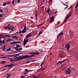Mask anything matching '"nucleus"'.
<instances>
[{
    "instance_id": "obj_1",
    "label": "nucleus",
    "mask_w": 78,
    "mask_h": 78,
    "mask_svg": "<svg viewBox=\"0 0 78 78\" xmlns=\"http://www.w3.org/2000/svg\"><path fill=\"white\" fill-rule=\"evenodd\" d=\"M30 55H31L29 56L28 55H23V56L21 58H19V59H26L27 58H30L31 57H34V56H36L34 55H39V52H36L33 53H29Z\"/></svg>"
},
{
    "instance_id": "obj_2",
    "label": "nucleus",
    "mask_w": 78,
    "mask_h": 78,
    "mask_svg": "<svg viewBox=\"0 0 78 78\" xmlns=\"http://www.w3.org/2000/svg\"><path fill=\"white\" fill-rule=\"evenodd\" d=\"M71 69H70L69 68H67V69L65 71V74L67 75V74H69V75H70V72H71Z\"/></svg>"
},
{
    "instance_id": "obj_3",
    "label": "nucleus",
    "mask_w": 78,
    "mask_h": 78,
    "mask_svg": "<svg viewBox=\"0 0 78 78\" xmlns=\"http://www.w3.org/2000/svg\"><path fill=\"white\" fill-rule=\"evenodd\" d=\"M62 35H64V33L62 32H61L60 33L57 35V38L58 39L61 36H62Z\"/></svg>"
},
{
    "instance_id": "obj_4",
    "label": "nucleus",
    "mask_w": 78,
    "mask_h": 78,
    "mask_svg": "<svg viewBox=\"0 0 78 78\" xmlns=\"http://www.w3.org/2000/svg\"><path fill=\"white\" fill-rule=\"evenodd\" d=\"M70 45L69 44H66L65 45V47L67 50H69L70 48Z\"/></svg>"
},
{
    "instance_id": "obj_5",
    "label": "nucleus",
    "mask_w": 78,
    "mask_h": 78,
    "mask_svg": "<svg viewBox=\"0 0 78 78\" xmlns=\"http://www.w3.org/2000/svg\"><path fill=\"white\" fill-rule=\"evenodd\" d=\"M71 16H72V14H71V12H70V14H69L66 17V20H68L69 18Z\"/></svg>"
},
{
    "instance_id": "obj_6",
    "label": "nucleus",
    "mask_w": 78,
    "mask_h": 78,
    "mask_svg": "<svg viewBox=\"0 0 78 78\" xmlns=\"http://www.w3.org/2000/svg\"><path fill=\"white\" fill-rule=\"evenodd\" d=\"M31 36H32V35H31V34H28L26 37L25 39H27V38H28V37H31Z\"/></svg>"
},
{
    "instance_id": "obj_7",
    "label": "nucleus",
    "mask_w": 78,
    "mask_h": 78,
    "mask_svg": "<svg viewBox=\"0 0 78 78\" xmlns=\"http://www.w3.org/2000/svg\"><path fill=\"white\" fill-rule=\"evenodd\" d=\"M14 66V65L11 64V65L5 66L4 67H11V66Z\"/></svg>"
},
{
    "instance_id": "obj_8",
    "label": "nucleus",
    "mask_w": 78,
    "mask_h": 78,
    "mask_svg": "<svg viewBox=\"0 0 78 78\" xmlns=\"http://www.w3.org/2000/svg\"><path fill=\"white\" fill-rule=\"evenodd\" d=\"M17 55H18V56L16 57V58H18V59H19V58H22V56H23V55H22V56H19V55H18V54H17Z\"/></svg>"
},
{
    "instance_id": "obj_9",
    "label": "nucleus",
    "mask_w": 78,
    "mask_h": 78,
    "mask_svg": "<svg viewBox=\"0 0 78 78\" xmlns=\"http://www.w3.org/2000/svg\"><path fill=\"white\" fill-rule=\"evenodd\" d=\"M13 39H18V37L16 36H13L12 37Z\"/></svg>"
},
{
    "instance_id": "obj_10",
    "label": "nucleus",
    "mask_w": 78,
    "mask_h": 78,
    "mask_svg": "<svg viewBox=\"0 0 78 78\" xmlns=\"http://www.w3.org/2000/svg\"><path fill=\"white\" fill-rule=\"evenodd\" d=\"M14 56V57H17L18 55H17V54L11 55V57H12V56Z\"/></svg>"
},
{
    "instance_id": "obj_11",
    "label": "nucleus",
    "mask_w": 78,
    "mask_h": 78,
    "mask_svg": "<svg viewBox=\"0 0 78 78\" xmlns=\"http://www.w3.org/2000/svg\"><path fill=\"white\" fill-rule=\"evenodd\" d=\"M53 18H54V16H53L52 17H51V19L49 21V22L50 23H51V22L52 21V19Z\"/></svg>"
},
{
    "instance_id": "obj_12",
    "label": "nucleus",
    "mask_w": 78,
    "mask_h": 78,
    "mask_svg": "<svg viewBox=\"0 0 78 78\" xmlns=\"http://www.w3.org/2000/svg\"><path fill=\"white\" fill-rule=\"evenodd\" d=\"M12 40V39H8L7 40H6L5 41V42H10V41Z\"/></svg>"
},
{
    "instance_id": "obj_13",
    "label": "nucleus",
    "mask_w": 78,
    "mask_h": 78,
    "mask_svg": "<svg viewBox=\"0 0 78 78\" xmlns=\"http://www.w3.org/2000/svg\"><path fill=\"white\" fill-rule=\"evenodd\" d=\"M59 56L61 58H64V56L63 55V54H62L60 55H59Z\"/></svg>"
},
{
    "instance_id": "obj_14",
    "label": "nucleus",
    "mask_w": 78,
    "mask_h": 78,
    "mask_svg": "<svg viewBox=\"0 0 78 78\" xmlns=\"http://www.w3.org/2000/svg\"><path fill=\"white\" fill-rule=\"evenodd\" d=\"M6 39H4L2 41V44H5L6 43L5 42V40Z\"/></svg>"
},
{
    "instance_id": "obj_15",
    "label": "nucleus",
    "mask_w": 78,
    "mask_h": 78,
    "mask_svg": "<svg viewBox=\"0 0 78 78\" xmlns=\"http://www.w3.org/2000/svg\"><path fill=\"white\" fill-rule=\"evenodd\" d=\"M24 42H28V39H27L26 40H24Z\"/></svg>"
},
{
    "instance_id": "obj_16",
    "label": "nucleus",
    "mask_w": 78,
    "mask_h": 78,
    "mask_svg": "<svg viewBox=\"0 0 78 78\" xmlns=\"http://www.w3.org/2000/svg\"><path fill=\"white\" fill-rule=\"evenodd\" d=\"M22 33H26L27 32V30H22Z\"/></svg>"
},
{
    "instance_id": "obj_17",
    "label": "nucleus",
    "mask_w": 78,
    "mask_h": 78,
    "mask_svg": "<svg viewBox=\"0 0 78 78\" xmlns=\"http://www.w3.org/2000/svg\"><path fill=\"white\" fill-rule=\"evenodd\" d=\"M13 48H15L16 50H19V48H15V47H13Z\"/></svg>"
},
{
    "instance_id": "obj_18",
    "label": "nucleus",
    "mask_w": 78,
    "mask_h": 78,
    "mask_svg": "<svg viewBox=\"0 0 78 78\" xmlns=\"http://www.w3.org/2000/svg\"><path fill=\"white\" fill-rule=\"evenodd\" d=\"M5 37H10L11 36H10L8 35H5Z\"/></svg>"
},
{
    "instance_id": "obj_19",
    "label": "nucleus",
    "mask_w": 78,
    "mask_h": 78,
    "mask_svg": "<svg viewBox=\"0 0 78 78\" xmlns=\"http://www.w3.org/2000/svg\"><path fill=\"white\" fill-rule=\"evenodd\" d=\"M10 3H11V2H10L7 1V3H6L7 5H10Z\"/></svg>"
},
{
    "instance_id": "obj_20",
    "label": "nucleus",
    "mask_w": 78,
    "mask_h": 78,
    "mask_svg": "<svg viewBox=\"0 0 78 78\" xmlns=\"http://www.w3.org/2000/svg\"><path fill=\"white\" fill-rule=\"evenodd\" d=\"M11 76V74H9V75L7 76L6 78H9V77H10Z\"/></svg>"
},
{
    "instance_id": "obj_21",
    "label": "nucleus",
    "mask_w": 78,
    "mask_h": 78,
    "mask_svg": "<svg viewBox=\"0 0 78 78\" xmlns=\"http://www.w3.org/2000/svg\"><path fill=\"white\" fill-rule=\"evenodd\" d=\"M11 48H8L7 50V51H11Z\"/></svg>"
},
{
    "instance_id": "obj_22",
    "label": "nucleus",
    "mask_w": 78,
    "mask_h": 78,
    "mask_svg": "<svg viewBox=\"0 0 78 78\" xmlns=\"http://www.w3.org/2000/svg\"><path fill=\"white\" fill-rule=\"evenodd\" d=\"M66 20H66V19L64 21V22L62 24V25H64V24L65 23H66Z\"/></svg>"
},
{
    "instance_id": "obj_23",
    "label": "nucleus",
    "mask_w": 78,
    "mask_h": 78,
    "mask_svg": "<svg viewBox=\"0 0 78 78\" xmlns=\"http://www.w3.org/2000/svg\"><path fill=\"white\" fill-rule=\"evenodd\" d=\"M12 28H13V29H14V27H9L8 28L9 30H10V29H12Z\"/></svg>"
},
{
    "instance_id": "obj_24",
    "label": "nucleus",
    "mask_w": 78,
    "mask_h": 78,
    "mask_svg": "<svg viewBox=\"0 0 78 78\" xmlns=\"http://www.w3.org/2000/svg\"><path fill=\"white\" fill-rule=\"evenodd\" d=\"M66 59H65V60H62V61H61V62L62 64V63H63V62H65V61H66Z\"/></svg>"
},
{
    "instance_id": "obj_25",
    "label": "nucleus",
    "mask_w": 78,
    "mask_h": 78,
    "mask_svg": "<svg viewBox=\"0 0 78 78\" xmlns=\"http://www.w3.org/2000/svg\"><path fill=\"white\" fill-rule=\"evenodd\" d=\"M6 46V45H5V46L4 45L3 46V50H5V47Z\"/></svg>"
},
{
    "instance_id": "obj_26",
    "label": "nucleus",
    "mask_w": 78,
    "mask_h": 78,
    "mask_svg": "<svg viewBox=\"0 0 78 78\" xmlns=\"http://www.w3.org/2000/svg\"><path fill=\"white\" fill-rule=\"evenodd\" d=\"M27 44V42L24 41L23 42V46H25V45Z\"/></svg>"
},
{
    "instance_id": "obj_27",
    "label": "nucleus",
    "mask_w": 78,
    "mask_h": 78,
    "mask_svg": "<svg viewBox=\"0 0 78 78\" xmlns=\"http://www.w3.org/2000/svg\"><path fill=\"white\" fill-rule=\"evenodd\" d=\"M20 45H16V48H19V47H20Z\"/></svg>"
},
{
    "instance_id": "obj_28",
    "label": "nucleus",
    "mask_w": 78,
    "mask_h": 78,
    "mask_svg": "<svg viewBox=\"0 0 78 78\" xmlns=\"http://www.w3.org/2000/svg\"><path fill=\"white\" fill-rule=\"evenodd\" d=\"M25 72H28V69H25Z\"/></svg>"
},
{
    "instance_id": "obj_29",
    "label": "nucleus",
    "mask_w": 78,
    "mask_h": 78,
    "mask_svg": "<svg viewBox=\"0 0 78 78\" xmlns=\"http://www.w3.org/2000/svg\"><path fill=\"white\" fill-rule=\"evenodd\" d=\"M3 5L4 6H6V3H4L3 4Z\"/></svg>"
},
{
    "instance_id": "obj_30",
    "label": "nucleus",
    "mask_w": 78,
    "mask_h": 78,
    "mask_svg": "<svg viewBox=\"0 0 78 78\" xmlns=\"http://www.w3.org/2000/svg\"><path fill=\"white\" fill-rule=\"evenodd\" d=\"M50 8H49L48 10H47V12H48V13H49V12H50Z\"/></svg>"
},
{
    "instance_id": "obj_31",
    "label": "nucleus",
    "mask_w": 78,
    "mask_h": 78,
    "mask_svg": "<svg viewBox=\"0 0 78 78\" xmlns=\"http://www.w3.org/2000/svg\"><path fill=\"white\" fill-rule=\"evenodd\" d=\"M60 64H62V63L61 62V61H59V62H57V64H60Z\"/></svg>"
},
{
    "instance_id": "obj_32",
    "label": "nucleus",
    "mask_w": 78,
    "mask_h": 78,
    "mask_svg": "<svg viewBox=\"0 0 78 78\" xmlns=\"http://www.w3.org/2000/svg\"><path fill=\"white\" fill-rule=\"evenodd\" d=\"M16 44H20V41H16Z\"/></svg>"
},
{
    "instance_id": "obj_33",
    "label": "nucleus",
    "mask_w": 78,
    "mask_h": 78,
    "mask_svg": "<svg viewBox=\"0 0 78 78\" xmlns=\"http://www.w3.org/2000/svg\"><path fill=\"white\" fill-rule=\"evenodd\" d=\"M44 62H43L42 63L41 65H40V66H42V65H44Z\"/></svg>"
},
{
    "instance_id": "obj_34",
    "label": "nucleus",
    "mask_w": 78,
    "mask_h": 78,
    "mask_svg": "<svg viewBox=\"0 0 78 78\" xmlns=\"http://www.w3.org/2000/svg\"><path fill=\"white\" fill-rule=\"evenodd\" d=\"M78 4H77L75 6V9L77 8V7H78Z\"/></svg>"
},
{
    "instance_id": "obj_35",
    "label": "nucleus",
    "mask_w": 78,
    "mask_h": 78,
    "mask_svg": "<svg viewBox=\"0 0 78 78\" xmlns=\"http://www.w3.org/2000/svg\"><path fill=\"white\" fill-rule=\"evenodd\" d=\"M2 64H5V63H6V61H2Z\"/></svg>"
},
{
    "instance_id": "obj_36",
    "label": "nucleus",
    "mask_w": 78,
    "mask_h": 78,
    "mask_svg": "<svg viewBox=\"0 0 78 78\" xmlns=\"http://www.w3.org/2000/svg\"><path fill=\"white\" fill-rule=\"evenodd\" d=\"M27 30V27L25 26V27H24V30Z\"/></svg>"
},
{
    "instance_id": "obj_37",
    "label": "nucleus",
    "mask_w": 78,
    "mask_h": 78,
    "mask_svg": "<svg viewBox=\"0 0 78 78\" xmlns=\"http://www.w3.org/2000/svg\"><path fill=\"white\" fill-rule=\"evenodd\" d=\"M41 33H42V31H41L39 32V34H38V35H40V34H41Z\"/></svg>"
},
{
    "instance_id": "obj_38",
    "label": "nucleus",
    "mask_w": 78,
    "mask_h": 78,
    "mask_svg": "<svg viewBox=\"0 0 78 78\" xmlns=\"http://www.w3.org/2000/svg\"><path fill=\"white\" fill-rule=\"evenodd\" d=\"M0 12H1L2 13H3V10H1V9H0Z\"/></svg>"
},
{
    "instance_id": "obj_39",
    "label": "nucleus",
    "mask_w": 78,
    "mask_h": 78,
    "mask_svg": "<svg viewBox=\"0 0 78 78\" xmlns=\"http://www.w3.org/2000/svg\"><path fill=\"white\" fill-rule=\"evenodd\" d=\"M26 76H21V77L22 78H25V77Z\"/></svg>"
},
{
    "instance_id": "obj_40",
    "label": "nucleus",
    "mask_w": 78,
    "mask_h": 78,
    "mask_svg": "<svg viewBox=\"0 0 78 78\" xmlns=\"http://www.w3.org/2000/svg\"><path fill=\"white\" fill-rule=\"evenodd\" d=\"M8 28V27H7L6 26V27H4V29H5V30H6V29H7Z\"/></svg>"
},
{
    "instance_id": "obj_41",
    "label": "nucleus",
    "mask_w": 78,
    "mask_h": 78,
    "mask_svg": "<svg viewBox=\"0 0 78 78\" xmlns=\"http://www.w3.org/2000/svg\"><path fill=\"white\" fill-rule=\"evenodd\" d=\"M34 78H37V76H34L33 77Z\"/></svg>"
},
{
    "instance_id": "obj_42",
    "label": "nucleus",
    "mask_w": 78,
    "mask_h": 78,
    "mask_svg": "<svg viewBox=\"0 0 78 78\" xmlns=\"http://www.w3.org/2000/svg\"><path fill=\"white\" fill-rule=\"evenodd\" d=\"M3 16V15L2 14H0V17H2V16Z\"/></svg>"
},
{
    "instance_id": "obj_43",
    "label": "nucleus",
    "mask_w": 78,
    "mask_h": 78,
    "mask_svg": "<svg viewBox=\"0 0 78 78\" xmlns=\"http://www.w3.org/2000/svg\"><path fill=\"white\" fill-rule=\"evenodd\" d=\"M2 37V39H5V36H3V37Z\"/></svg>"
},
{
    "instance_id": "obj_44",
    "label": "nucleus",
    "mask_w": 78,
    "mask_h": 78,
    "mask_svg": "<svg viewBox=\"0 0 78 78\" xmlns=\"http://www.w3.org/2000/svg\"><path fill=\"white\" fill-rule=\"evenodd\" d=\"M22 50V48H21L20 49H19V51H20V50Z\"/></svg>"
},
{
    "instance_id": "obj_45",
    "label": "nucleus",
    "mask_w": 78,
    "mask_h": 78,
    "mask_svg": "<svg viewBox=\"0 0 78 78\" xmlns=\"http://www.w3.org/2000/svg\"><path fill=\"white\" fill-rule=\"evenodd\" d=\"M1 58H6V57H1Z\"/></svg>"
},
{
    "instance_id": "obj_46",
    "label": "nucleus",
    "mask_w": 78,
    "mask_h": 78,
    "mask_svg": "<svg viewBox=\"0 0 78 78\" xmlns=\"http://www.w3.org/2000/svg\"><path fill=\"white\" fill-rule=\"evenodd\" d=\"M36 17H38V16H37V13H36L35 14Z\"/></svg>"
},
{
    "instance_id": "obj_47",
    "label": "nucleus",
    "mask_w": 78,
    "mask_h": 78,
    "mask_svg": "<svg viewBox=\"0 0 78 78\" xmlns=\"http://www.w3.org/2000/svg\"><path fill=\"white\" fill-rule=\"evenodd\" d=\"M9 30H12V31H14V30H13V29H9Z\"/></svg>"
},
{
    "instance_id": "obj_48",
    "label": "nucleus",
    "mask_w": 78,
    "mask_h": 78,
    "mask_svg": "<svg viewBox=\"0 0 78 78\" xmlns=\"http://www.w3.org/2000/svg\"><path fill=\"white\" fill-rule=\"evenodd\" d=\"M67 8H68V6H67H67L66 8H64V9H66Z\"/></svg>"
},
{
    "instance_id": "obj_49",
    "label": "nucleus",
    "mask_w": 78,
    "mask_h": 78,
    "mask_svg": "<svg viewBox=\"0 0 78 78\" xmlns=\"http://www.w3.org/2000/svg\"><path fill=\"white\" fill-rule=\"evenodd\" d=\"M14 44H16V41H13V42Z\"/></svg>"
},
{
    "instance_id": "obj_50",
    "label": "nucleus",
    "mask_w": 78,
    "mask_h": 78,
    "mask_svg": "<svg viewBox=\"0 0 78 78\" xmlns=\"http://www.w3.org/2000/svg\"><path fill=\"white\" fill-rule=\"evenodd\" d=\"M12 4H14V0H13L12 1Z\"/></svg>"
},
{
    "instance_id": "obj_51",
    "label": "nucleus",
    "mask_w": 78,
    "mask_h": 78,
    "mask_svg": "<svg viewBox=\"0 0 78 78\" xmlns=\"http://www.w3.org/2000/svg\"><path fill=\"white\" fill-rule=\"evenodd\" d=\"M30 62V61H28V62H26V64H27L28 63H29V62Z\"/></svg>"
},
{
    "instance_id": "obj_52",
    "label": "nucleus",
    "mask_w": 78,
    "mask_h": 78,
    "mask_svg": "<svg viewBox=\"0 0 78 78\" xmlns=\"http://www.w3.org/2000/svg\"><path fill=\"white\" fill-rule=\"evenodd\" d=\"M20 32H19V33H20V34L22 33V31H20Z\"/></svg>"
},
{
    "instance_id": "obj_53",
    "label": "nucleus",
    "mask_w": 78,
    "mask_h": 78,
    "mask_svg": "<svg viewBox=\"0 0 78 78\" xmlns=\"http://www.w3.org/2000/svg\"><path fill=\"white\" fill-rule=\"evenodd\" d=\"M18 3H20V0H18L17 1Z\"/></svg>"
},
{
    "instance_id": "obj_54",
    "label": "nucleus",
    "mask_w": 78,
    "mask_h": 78,
    "mask_svg": "<svg viewBox=\"0 0 78 78\" xmlns=\"http://www.w3.org/2000/svg\"><path fill=\"white\" fill-rule=\"evenodd\" d=\"M55 20V18H53V19H52V20L53 21H52V22H53V21H54V20Z\"/></svg>"
},
{
    "instance_id": "obj_55",
    "label": "nucleus",
    "mask_w": 78,
    "mask_h": 78,
    "mask_svg": "<svg viewBox=\"0 0 78 78\" xmlns=\"http://www.w3.org/2000/svg\"><path fill=\"white\" fill-rule=\"evenodd\" d=\"M27 73H28V72L25 73H24V75H26V74H27Z\"/></svg>"
},
{
    "instance_id": "obj_56",
    "label": "nucleus",
    "mask_w": 78,
    "mask_h": 78,
    "mask_svg": "<svg viewBox=\"0 0 78 78\" xmlns=\"http://www.w3.org/2000/svg\"><path fill=\"white\" fill-rule=\"evenodd\" d=\"M4 36V35L0 34V37H1V36Z\"/></svg>"
},
{
    "instance_id": "obj_57",
    "label": "nucleus",
    "mask_w": 78,
    "mask_h": 78,
    "mask_svg": "<svg viewBox=\"0 0 78 78\" xmlns=\"http://www.w3.org/2000/svg\"><path fill=\"white\" fill-rule=\"evenodd\" d=\"M10 44H14V43H13V42H12L11 43H10Z\"/></svg>"
},
{
    "instance_id": "obj_58",
    "label": "nucleus",
    "mask_w": 78,
    "mask_h": 78,
    "mask_svg": "<svg viewBox=\"0 0 78 78\" xmlns=\"http://www.w3.org/2000/svg\"><path fill=\"white\" fill-rule=\"evenodd\" d=\"M44 24V23H42V24H41L40 26H39L38 27H39V26H42V25H43Z\"/></svg>"
},
{
    "instance_id": "obj_59",
    "label": "nucleus",
    "mask_w": 78,
    "mask_h": 78,
    "mask_svg": "<svg viewBox=\"0 0 78 78\" xmlns=\"http://www.w3.org/2000/svg\"><path fill=\"white\" fill-rule=\"evenodd\" d=\"M10 24H8L7 27L8 28V27H9V26H10Z\"/></svg>"
},
{
    "instance_id": "obj_60",
    "label": "nucleus",
    "mask_w": 78,
    "mask_h": 78,
    "mask_svg": "<svg viewBox=\"0 0 78 78\" xmlns=\"http://www.w3.org/2000/svg\"><path fill=\"white\" fill-rule=\"evenodd\" d=\"M7 69H3L2 70V72L3 71H4V70H6Z\"/></svg>"
},
{
    "instance_id": "obj_61",
    "label": "nucleus",
    "mask_w": 78,
    "mask_h": 78,
    "mask_svg": "<svg viewBox=\"0 0 78 78\" xmlns=\"http://www.w3.org/2000/svg\"><path fill=\"white\" fill-rule=\"evenodd\" d=\"M45 69L44 68H42V69H41L42 71H44V70Z\"/></svg>"
},
{
    "instance_id": "obj_62",
    "label": "nucleus",
    "mask_w": 78,
    "mask_h": 78,
    "mask_svg": "<svg viewBox=\"0 0 78 78\" xmlns=\"http://www.w3.org/2000/svg\"><path fill=\"white\" fill-rule=\"evenodd\" d=\"M36 20H37V16L36 17Z\"/></svg>"
},
{
    "instance_id": "obj_63",
    "label": "nucleus",
    "mask_w": 78,
    "mask_h": 78,
    "mask_svg": "<svg viewBox=\"0 0 78 78\" xmlns=\"http://www.w3.org/2000/svg\"><path fill=\"white\" fill-rule=\"evenodd\" d=\"M2 43V40H0V44Z\"/></svg>"
},
{
    "instance_id": "obj_64",
    "label": "nucleus",
    "mask_w": 78,
    "mask_h": 78,
    "mask_svg": "<svg viewBox=\"0 0 78 78\" xmlns=\"http://www.w3.org/2000/svg\"><path fill=\"white\" fill-rule=\"evenodd\" d=\"M8 56H9V57H10L11 56V55H8Z\"/></svg>"
}]
</instances>
